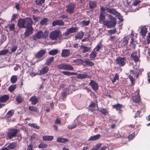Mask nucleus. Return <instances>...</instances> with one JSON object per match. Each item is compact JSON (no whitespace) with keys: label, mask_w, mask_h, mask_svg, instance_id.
<instances>
[{"label":"nucleus","mask_w":150,"mask_h":150,"mask_svg":"<svg viewBox=\"0 0 150 150\" xmlns=\"http://www.w3.org/2000/svg\"><path fill=\"white\" fill-rule=\"evenodd\" d=\"M108 20H107L104 23V25L106 26L108 28H112L114 27L117 24L116 19L112 15L106 14Z\"/></svg>","instance_id":"nucleus-1"},{"label":"nucleus","mask_w":150,"mask_h":150,"mask_svg":"<svg viewBox=\"0 0 150 150\" xmlns=\"http://www.w3.org/2000/svg\"><path fill=\"white\" fill-rule=\"evenodd\" d=\"M62 73L64 75L68 76H70L72 75L77 74V77L79 79H83L86 78H89V75L86 73L85 74H77L76 73L73 72H70L68 71H63L62 72Z\"/></svg>","instance_id":"nucleus-2"},{"label":"nucleus","mask_w":150,"mask_h":150,"mask_svg":"<svg viewBox=\"0 0 150 150\" xmlns=\"http://www.w3.org/2000/svg\"><path fill=\"white\" fill-rule=\"evenodd\" d=\"M48 33L47 31H45L43 33L42 31L40 30L33 36V38L34 40H36L37 39H40L42 38L46 39L47 37Z\"/></svg>","instance_id":"nucleus-3"},{"label":"nucleus","mask_w":150,"mask_h":150,"mask_svg":"<svg viewBox=\"0 0 150 150\" xmlns=\"http://www.w3.org/2000/svg\"><path fill=\"white\" fill-rule=\"evenodd\" d=\"M18 131V129H17L12 128L9 129L6 134L7 139H11L13 137H15L17 136V133Z\"/></svg>","instance_id":"nucleus-4"},{"label":"nucleus","mask_w":150,"mask_h":150,"mask_svg":"<svg viewBox=\"0 0 150 150\" xmlns=\"http://www.w3.org/2000/svg\"><path fill=\"white\" fill-rule=\"evenodd\" d=\"M61 32L59 30H55L51 32L50 38L52 40H57L59 39L62 36Z\"/></svg>","instance_id":"nucleus-5"},{"label":"nucleus","mask_w":150,"mask_h":150,"mask_svg":"<svg viewBox=\"0 0 150 150\" xmlns=\"http://www.w3.org/2000/svg\"><path fill=\"white\" fill-rule=\"evenodd\" d=\"M75 6V4L73 3H70L66 5V11L69 13L72 14L74 11Z\"/></svg>","instance_id":"nucleus-6"},{"label":"nucleus","mask_w":150,"mask_h":150,"mask_svg":"<svg viewBox=\"0 0 150 150\" xmlns=\"http://www.w3.org/2000/svg\"><path fill=\"white\" fill-rule=\"evenodd\" d=\"M57 67L58 69H64L70 71H73L74 70L73 67L71 66L70 64H61L58 65Z\"/></svg>","instance_id":"nucleus-7"},{"label":"nucleus","mask_w":150,"mask_h":150,"mask_svg":"<svg viewBox=\"0 0 150 150\" xmlns=\"http://www.w3.org/2000/svg\"><path fill=\"white\" fill-rule=\"evenodd\" d=\"M126 61V57H119L117 58L116 59V64L119 65L120 67H123L125 64Z\"/></svg>","instance_id":"nucleus-8"},{"label":"nucleus","mask_w":150,"mask_h":150,"mask_svg":"<svg viewBox=\"0 0 150 150\" xmlns=\"http://www.w3.org/2000/svg\"><path fill=\"white\" fill-rule=\"evenodd\" d=\"M17 145V142H14L10 143L7 147L3 148L0 150H10V149H13L16 147Z\"/></svg>","instance_id":"nucleus-9"},{"label":"nucleus","mask_w":150,"mask_h":150,"mask_svg":"<svg viewBox=\"0 0 150 150\" xmlns=\"http://www.w3.org/2000/svg\"><path fill=\"white\" fill-rule=\"evenodd\" d=\"M25 28L31 27L33 23L32 19L30 17L25 18H24Z\"/></svg>","instance_id":"nucleus-10"},{"label":"nucleus","mask_w":150,"mask_h":150,"mask_svg":"<svg viewBox=\"0 0 150 150\" xmlns=\"http://www.w3.org/2000/svg\"><path fill=\"white\" fill-rule=\"evenodd\" d=\"M106 11L108 13L115 15L116 16H120V13H118L115 8H107Z\"/></svg>","instance_id":"nucleus-11"},{"label":"nucleus","mask_w":150,"mask_h":150,"mask_svg":"<svg viewBox=\"0 0 150 150\" xmlns=\"http://www.w3.org/2000/svg\"><path fill=\"white\" fill-rule=\"evenodd\" d=\"M46 53V51L45 50L42 49L35 54V58H40L45 54Z\"/></svg>","instance_id":"nucleus-12"},{"label":"nucleus","mask_w":150,"mask_h":150,"mask_svg":"<svg viewBox=\"0 0 150 150\" xmlns=\"http://www.w3.org/2000/svg\"><path fill=\"white\" fill-rule=\"evenodd\" d=\"M105 12H100L99 16V22L100 23H105L106 21L105 15Z\"/></svg>","instance_id":"nucleus-13"},{"label":"nucleus","mask_w":150,"mask_h":150,"mask_svg":"<svg viewBox=\"0 0 150 150\" xmlns=\"http://www.w3.org/2000/svg\"><path fill=\"white\" fill-rule=\"evenodd\" d=\"M64 23L61 20H56L53 21L52 22V26H55L56 25L64 26Z\"/></svg>","instance_id":"nucleus-14"},{"label":"nucleus","mask_w":150,"mask_h":150,"mask_svg":"<svg viewBox=\"0 0 150 150\" xmlns=\"http://www.w3.org/2000/svg\"><path fill=\"white\" fill-rule=\"evenodd\" d=\"M89 85L91 86L93 89L95 91H96L98 89V87L97 83L93 80H91Z\"/></svg>","instance_id":"nucleus-15"},{"label":"nucleus","mask_w":150,"mask_h":150,"mask_svg":"<svg viewBox=\"0 0 150 150\" xmlns=\"http://www.w3.org/2000/svg\"><path fill=\"white\" fill-rule=\"evenodd\" d=\"M26 28L27 29L25 31L24 33V35L25 37H27L33 33V27Z\"/></svg>","instance_id":"nucleus-16"},{"label":"nucleus","mask_w":150,"mask_h":150,"mask_svg":"<svg viewBox=\"0 0 150 150\" xmlns=\"http://www.w3.org/2000/svg\"><path fill=\"white\" fill-rule=\"evenodd\" d=\"M56 141L58 143H66L69 142V140L67 138H64L61 137L57 138Z\"/></svg>","instance_id":"nucleus-17"},{"label":"nucleus","mask_w":150,"mask_h":150,"mask_svg":"<svg viewBox=\"0 0 150 150\" xmlns=\"http://www.w3.org/2000/svg\"><path fill=\"white\" fill-rule=\"evenodd\" d=\"M70 51L69 49H63L61 53V56L63 57H66L69 56L70 54Z\"/></svg>","instance_id":"nucleus-18"},{"label":"nucleus","mask_w":150,"mask_h":150,"mask_svg":"<svg viewBox=\"0 0 150 150\" xmlns=\"http://www.w3.org/2000/svg\"><path fill=\"white\" fill-rule=\"evenodd\" d=\"M147 28L145 26H143L139 32V34L143 37H145L147 33Z\"/></svg>","instance_id":"nucleus-19"},{"label":"nucleus","mask_w":150,"mask_h":150,"mask_svg":"<svg viewBox=\"0 0 150 150\" xmlns=\"http://www.w3.org/2000/svg\"><path fill=\"white\" fill-rule=\"evenodd\" d=\"M18 26L20 28H25V22L24 18L19 20L18 22Z\"/></svg>","instance_id":"nucleus-20"},{"label":"nucleus","mask_w":150,"mask_h":150,"mask_svg":"<svg viewBox=\"0 0 150 150\" xmlns=\"http://www.w3.org/2000/svg\"><path fill=\"white\" fill-rule=\"evenodd\" d=\"M38 99L36 96H33L29 99V101L31 102V104L33 105H35L38 102Z\"/></svg>","instance_id":"nucleus-21"},{"label":"nucleus","mask_w":150,"mask_h":150,"mask_svg":"<svg viewBox=\"0 0 150 150\" xmlns=\"http://www.w3.org/2000/svg\"><path fill=\"white\" fill-rule=\"evenodd\" d=\"M9 98V96L7 95H5L0 97V102H6Z\"/></svg>","instance_id":"nucleus-22"},{"label":"nucleus","mask_w":150,"mask_h":150,"mask_svg":"<svg viewBox=\"0 0 150 150\" xmlns=\"http://www.w3.org/2000/svg\"><path fill=\"white\" fill-rule=\"evenodd\" d=\"M100 136L101 135L99 134L93 136H91L88 139V141H94L97 140L100 138Z\"/></svg>","instance_id":"nucleus-23"},{"label":"nucleus","mask_w":150,"mask_h":150,"mask_svg":"<svg viewBox=\"0 0 150 150\" xmlns=\"http://www.w3.org/2000/svg\"><path fill=\"white\" fill-rule=\"evenodd\" d=\"M91 47H88L87 46H85L83 45H81L80 47V49L82 50V52L83 53H85L88 52L90 50H91Z\"/></svg>","instance_id":"nucleus-24"},{"label":"nucleus","mask_w":150,"mask_h":150,"mask_svg":"<svg viewBox=\"0 0 150 150\" xmlns=\"http://www.w3.org/2000/svg\"><path fill=\"white\" fill-rule=\"evenodd\" d=\"M112 107L113 108H115L117 111H120L121 109L123 107L122 105L120 104L119 103L112 105Z\"/></svg>","instance_id":"nucleus-25"},{"label":"nucleus","mask_w":150,"mask_h":150,"mask_svg":"<svg viewBox=\"0 0 150 150\" xmlns=\"http://www.w3.org/2000/svg\"><path fill=\"white\" fill-rule=\"evenodd\" d=\"M131 57L135 62H137L139 61V58L137 55L136 53L135 52H133L131 54Z\"/></svg>","instance_id":"nucleus-26"},{"label":"nucleus","mask_w":150,"mask_h":150,"mask_svg":"<svg viewBox=\"0 0 150 150\" xmlns=\"http://www.w3.org/2000/svg\"><path fill=\"white\" fill-rule=\"evenodd\" d=\"M79 27L75 26H72L71 28L68 29V30L69 31V32L70 33H74L75 32L79 30Z\"/></svg>","instance_id":"nucleus-27"},{"label":"nucleus","mask_w":150,"mask_h":150,"mask_svg":"<svg viewBox=\"0 0 150 150\" xmlns=\"http://www.w3.org/2000/svg\"><path fill=\"white\" fill-rule=\"evenodd\" d=\"M42 139L44 141H51L52 140L54 137L52 136H42Z\"/></svg>","instance_id":"nucleus-28"},{"label":"nucleus","mask_w":150,"mask_h":150,"mask_svg":"<svg viewBox=\"0 0 150 150\" xmlns=\"http://www.w3.org/2000/svg\"><path fill=\"white\" fill-rule=\"evenodd\" d=\"M84 35L83 32L80 31L78 32L75 37L76 39L81 40L83 38Z\"/></svg>","instance_id":"nucleus-29"},{"label":"nucleus","mask_w":150,"mask_h":150,"mask_svg":"<svg viewBox=\"0 0 150 150\" xmlns=\"http://www.w3.org/2000/svg\"><path fill=\"white\" fill-rule=\"evenodd\" d=\"M84 60H82L80 59H78L73 61V62L76 65H79L84 63Z\"/></svg>","instance_id":"nucleus-30"},{"label":"nucleus","mask_w":150,"mask_h":150,"mask_svg":"<svg viewBox=\"0 0 150 150\" xmlns=\"http://www.w3.org/2000/svg\"><path fill=\"white\" fill-rule=\"evenodd\" d=\"M89 8L91 9H93L97 6V3L95 1H90L89 2Z\"/></svg>","instance_id":"nucleus-31"},{"label":"nucleus","mask_w":150,"mask_h":150,"mask_svg":"<svg viewBox=\"0 0 150 150\" xmlns=\"http://www.w3.org/2000/svg\"><path fill=\"white\" fill-rule=\"evenodd\" d=\"M97 53L95 50H93L90 55L89 58L91 60H94L96 57Z\"/></svg>","instance_id":"nucleus-32"},{"label":"nucleus","mask_w":150,"mask_h":150,"mask_svg":"<svg viewBox=\"0 0 150 150\" xmlns=\"http://www.w3.org/2000/svg\"><path fill=\"white\" fill-rule=\"evenodd\" d=\"M139 92H138V95L133 98V101L135 103H138L140 101V97L139 95Z\"/></svg>","instance_id":"nucleus-33"},{"label":"nucleus","mask_w":150,"mask_h":150,"mask_svg":"<svg viewBox=\"0 0 150 150\" xmlns=\"http://www.w3.org/2000/svg\"><path fill=\"white\" fill-rule=\"evenodd\" d=\"M102 41H101L99 42L97 46L93 50H96V51H98L100 50L102 48Z\"/></svg>","instance_id":"nucleus-34"},{"label":"nucleus","mask_w":150,"mask_h":150,"mask_svg":"<svg viewBox=\"0 0 150 150\" xmlns=\"http://www.w3.org/2000/svg\"><path fill=\"white\" fill-rule=\"evenodd\" d=\"M49 70V68L47 66H46L44 67L40 71V73L41 74H44L47 73Z\"/></svg>","instance_id":"nucleus-35"},{"label":"nucleus","mask_w":150,"mask_h":150,"mask_svg":"<svg viewBox=\"0 0 150 150\" xmlns=\"http://www.w3.org/2000/svg\"><path fill=\"white\" fill-rule=\"evenodd\" d=\"M24 100V98L20 95H18L16 98V101L18 103H20L23 102Z\"/></svg>","instance_id":"nucleus-36"},{"label":"nucleus","mask_w":150,"mask_h":150,"mask_svg":"<svg viewBox=\"0 0 150 150\" xmlns=\"http://www.w3.org/2000/svg\"><path fill=\"white\" fill-rule=\"evenodd\" d=\"M84 63L86 64L85 65H86L89 67L92 66L95 64L94 63L89 61L86 60V59L84 60Z\"/></svg>","instance_id":"nucleus-37"},{"label":"nucleus","mask_w":150,"mask_h":150,"mask_svg":"<svg viewBox=\"0 0 150 150\" xmlns=\"http://www.w3.org/2000/svg\"><path fill=\"white\" fill-rule=\"evenodd\" d=\"M17 76L16 75L12 76L10 79V81L13 84L15 83L17 80Z\"/></svg>","instance_id":"nucleus-38"},{"label":"nucleus","mask_w":150,"mask_h":150,"mask_svg":"<svg viewBox=\"0 0 150 150\" xmlns=\"http://www.w3.org/2000/svg\"><path fill=\"white\" fill-rule=\"evenodd\" d=\"M14 113L13 110H11L9 111L6 114V117L7 118H8L10 117H12Z\"/></svg>","instance_id":"nucleus-39"},{"label":"nucleus","mask_w":150,"mask_h":150,"mask_svg":"<svg viewBox=\"0 0 150 150\" xmlns=\"http://www.w3.org/2000/svg\"><path fill=\"white\" fill-rule=\"evenodd\" d=\"M16 87V84L12 85L10 86L8 88V90L11 93L13 92Z\"/></svg>","instance_id":"nucleus-40"},{"label":"nucleus","mask_w":150,"mask_h":150,"mask_svg":"<svg viewBox=\"0 0 150 150\" xmlns=\"http://www.w3.org/2000/svg\"><path fill=\"white\" fill-rule=\"evenodd\" d=\"M28 125L31 127H33L34 128H35L37 129H39L40 128L39 126L37 125L36 124L33 123H29L28 124Z\"/></svg>","instance_id":"nucleus-41"},{"label":"nucleus","mask_w":150,"mask_h":150,"mask_svg":"<svg viewBox=\"0 0 150 150\" xmlns=\"http://www.w3.org/2000/svg\"><path fill=\"white\" fill-rule=\"evenodd\" d=\"M98 111L100 112L102 114H103L105 115L108 114L109 113V111L108 110L104 108H101L100 110H98Z\"/></svg>","instance_id":"nucleus-42"},{"label":"nucleus","mask_w":150,"mask_h":150,"mask_svg":"<svg viewBox=\"0 0 150 150\" xmlns=\"http://www.w3.org/2000/svg\"><path fill=\"white\" fill-rule=\"evenodd\" d=\"M28 109L30 111L32 112H36L38 110L37 108L33 106H29Z\"/></svg>","instance_id":"nucleus-43"},{"label":"nucleus","mask_w":150,"mask_h":150,"mask_svg":"<svg viewBox=\"0 0 150 150\" xmlns=\"http://www.w3.org/2000/svg\"><path fill=\"white\" fill-rule=\"evenodd\" d=\"M54 59V57H51L50 58L48 59L45 64L48 65H50L51 63L53 62Z\"/></svg>","instance_id":"nucleus-44"},{"label":"nucleus","mask_w":150,"mask_h":150,"mask_svg":"<svg viewBox=\"0 0 150 150\" xmlns=\"http://www.w3.org/2000/svg\"><path fill=\"white\" fill-rule=\"evenodd\" d=\"M48 21V19L47 18H44L41 21L40 24L41 25H44L47 24Z\"/></svg>","instance_id":"nucleus-45"},{"label":"nucleus","mask_w":150,"mask_h":150,"mask_svg":"<svg viewBox=\"0 0 150 150\" xmlns=\"http://www.w3.org/2000/svg\"><path fill=\"white\" fill-rule=\"evenodd\" d=\"M90 23V21L89 20L87 21H82L80 22V24L83 26L88 25Z\"/></svg>","instance_id":"nucleus-46"},{"label":"nucleus","mask_w":150,"mask_h":150,"mask_svg":"<svg viewBox=\"0 0 150 150\" xmlns=\"http://www.w3.org/2000/svg\"><path fill=\"white\" fill-rule=\"evenodd\" d=\"M48 146L47 144L44 142H41L38 145V147L40 149H43L47 147Z\"/></svg>","instance_id":"nucleus-47"},{"label":"nucleus","mask_w":150,"mask_h":150,"mask_svg":"<svg viewBox=\"0 0 150 150\" xmlns=\"http://www.w3.org/2000/svg\"><path fill=\"white\" fill-rule=\"evenodd\" d=\"M58 52V51L56 49L51 50L49 52V54L50 55H54Z\"/></svg>","instance_id":"nucleus-48"},{"label":"nucleus","mask_w":150,"mask_h":150,"mask_svg":"<svg viewBox=\"0 0 150 150\" xmlns=\"http://www.w3.org/2000/svg\"><path fill=\"white\" fill-rule=\"evenodd\" d=\"M128 42V40L127 37H125L123 38L122 45L125 47L126 46Z\"/></svg>","instance_id":"nucleus-49"},{"label":"nucleus","mask_w":150,"mask_h":150,"mask_svg":"<svg viewBox=\"0 0 150 150\" xmlns=\"http://www.w3.org/2000/svg\"><path fill=\"white\" fill-rule=\"evenodd\" d=\"M45 0H36L35 1V3L37 5L40 6L45 2Z\"/></svg>","instance_id":"nucleus-50"},{"label":"nucleus","mask_w":150,"mask_h":150,"mask_svg":"<svg viewBox=\"0 0 150 150\" xmlns=\"http://www.w3.org/2000/svg\"><path fill=\"white\" fill-rule=\"evenodd\" d=\"M101 145L102 144L100 143L98 144L94 147L92 148L91 150H97L100 147Z\"/></svg>","instance_id":"nucleus-51"},{"label":"nucleus","mask_w":150,"mask_h":150,"mask_svg":"<svg viewBox=\"0 0 150 150\" xmlns=\"http://www.w3.org/2000/svg\"><path fill=\"white\" fill-rule=\"evenodd\" d=\"M61 94L63 98H66L67 96L69 94V92L67 91H64L61 93Z\"/></svg>","instance_id":"nucleus-52"},{"label":"nucleus","mask_w":150,"mask_h":150,"mask_svg":"<svg viewBox=\"0 0 150 150\" xmlns=\"http://www.w3.org/2000/svg\"><path fill=\"white\" fill-rule=\"evenodd\" d=\"M134 42V39L133 37H132L131 39V41L130 42V44L131 46L132 45V48L133 49H135L136 47V45L133 43Z\"/></svg>","instance_id":"nucleus-53"},{"label":"nucleus","mask_w":150,"mask_h":150,"mask_svg":"<svg viewBox=\"0 0 150 150\" xmlns=\"http://www.w3.org/2000/svg\"><path fill=\"white\" fill-rule=\"evenodd\" d=\"M9 27L10 31H13L15 30V25L14 24L9 25Z\"/></svg>","instance_id":"nucleus-54"},{"label":"nucleus","mask_w":150,"mask_h":150,"mask_svg":"<svg viewBox=\"0 0 150 150\" xmlns=\"http://www.w3.org/2000/svg\"><path fill=\"white\" fill-rule=\"evenodd\" d=\"M119 75H118V74H116L115 75V77H114V78L112 79L111 80L112 81V82L113 83H114L117 80H118L119 79Z\"/></svg>","instance_id":"nucleus-55"},{"label":"nucleus","mask_w":150,"mask_h":150,"mask_svg":"<svg viewBox=\"0 0 150 150\" xmlns=\"http://www.w3.org/2000/svg\"><path fill=\"white\" fill-rule=\"evenodd\" d=\"M70 33L69 32V31L67 29L66 31L63 34V37H65L64 38V39H66V37L67 36H68L69 35Z\"/></svg>","instance_id":"nucleus-56"},{"label":"nucleus","mask_w":150,"mask_h":150,"mask_svg":"<svg viewBox=\"0 0 150 150\" xmlns=\"http://www.w3.org/2000/svg\"><path fill=\"white\" fill-rule=\"evenodd\" d=\"M17 16V14H14L13 15L11 19V22L12 23V22L15 21L16 19Z\"/></svg>","instance_id":"nucleus-57"},{"label":"nucleus","mask_w":150,"mask_h":150,"mask_svg":"<svg viewBox=\"0 0 150 150\" xmlns=\"http://www.w3.org/2000/svg\"><path fill=\"white\" fill-rule=\"evenodd\" d=\"M8 52V50H4L0 51L1 55H4L6 54Z\"/></svg>","instance_id":"nucleus-58"},{"label":"nucleus","mask_w":150,"mask_h":150,"mask_svg":"<svg viewBox=\"0 0 150 150\" xmlns=\"http://www.w3.org/2000/svg\"><path fill=\"white\" fill-rule=\"evenodd\" d=\"M116 32V30L115 29L109 30L108 31V32L110 35H111L112 34L115 33Z\"/></svg>","instance_id":"nucleus-59"},{"label":"nucleus","mask_w":150,"mask_h":150,"mask_svg":"<svg viewBox=\"0 0 150 150\" xmlns=\"http://www.w3.org/2000/svg\"><path fill=\"white\" fill-rule=\"evenodd\" d=\"M146 40L147 44H149L150 43V32L148 33V35L146 37Z\"/></svg>","instance_id":"nucleus-60"},{"label":"nucleus","mask_w":150,"mask_h":150,"mask_svg":"<svg viewBox=\"0 0 150 150\" xmlns=\"http://www.w3.org/2000/svg\"><path fill=\"white\" fill-rule=\"evenodd\" d=\"M77 125L76 124H74L71 125H69L68 126V128L69 129H72L75 128Z\"/></svg>","instance_id":"nucleus-61"},{"label":"nucleus","mask_w":150,"mask_h":150,"mask_svg":"<svg viewBox=\"0 0 150 150\" xmlns=\"http://www.w3.org/2000/svg\"><path fill=\"white\" fill-rule=\"evenodd\" d=\"M96 106V104L92 102V101H91L90 104V105H89L88 107L90 108H93L94 107H95Z\"/></svg>","instance_id":"nucleus-62"},{"label":"nucleus","mask_w":150,"mask_h":150,"mask_svg":"<svg viewBox=\"0 0 150 150\" xmlns=\"http://www.w3.org/2000/svg\"><path fill=\"white\" fill-rule=\"evenodd\" d=\"M33 18L35 23L37 22L40 18L39 17L36 16L35 15L33 16Z\"/></svg>","instance_id":"nucleus-63"},{"label":"nucleus","mask_w":150,"mask_h":150,"mask_svg":"<svg viewBox=\"0 0 150 150\" xmlns=\"http://www.w3.org/2000/svg\"><path fill=\"white\" fill-rule=\"evenodd\" d=\"M140 112H139V111H137L135 113V116H134L135 118H136L138 117H140Z\"/></svg>","instance_id":"nucleus-64"}]
</instances>
